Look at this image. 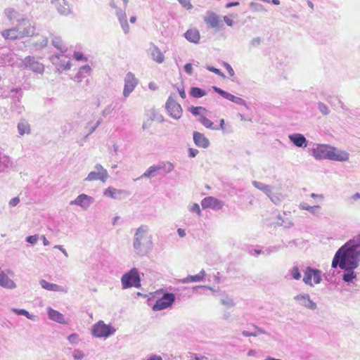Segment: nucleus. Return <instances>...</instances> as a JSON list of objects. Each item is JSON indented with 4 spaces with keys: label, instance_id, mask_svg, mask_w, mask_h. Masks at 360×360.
I'll list each match as a JSON object with an SVG mask.
<instances>
[{
    "label": "nucleus",
    "instance_id": "6e6552de",
    "mask_svg": "<svg viewBox=\"0 0 360 360\" xmlns=\"http://www.w3.org/2000/svg\"><path fill=\"white\" fill-rule=\"evenodd\" d=\"M15 27H17L21 38L32 36L34 34V26L26 18H22L20 20H18Z\"/></svg>",
    "mask_w": 360,
    "mask_h": 360
},
{
    "label": "nucleus",
    "instance_id": "de8ad7c7",
    "mask_svg": "<svg viewBox=\"0 0 360 360\" xmlns=\"http://www.w3.org/2000/svg\"><path fill=\"white\" fill-rule=\"evenodd\" d=\"M155 118L156 117H155V113H153L152 117H150L149 119H147L146 121H144L143 123V125H142L143 129L145 130V129H149L151 127L153 120H155Z\"/></svg>",
    "mask_w": 360,
    "mask_h": 360
},
{
    "label": "nucleus",
    "instance_id": "ea45409f",
    "mask_svg": "<svg viewBox=\"0 0 360 360\" xmlns=\"http://www.w3.org/2000/svg\"><path fill=\"white\" fill-rule=\"evenodd\" d=\"M52 44L56 49H59L61 53H65L68 50V48L63 44V41L60 37L53 39Z\"/></svg>",
    "mask_w": 360,
    "mask_h": 360
},
{
    "label": "nucleus",
    "instance_id": "864d4df0",
    "mask_svg": "<svg viewBox=\"0 0 360 360\" xmlns=\"http://www.w3.org/2000/svg\"><path fill=\"white\" fill-rule=\"evenodd\" d=\"M250 6L254 9L255 11H266L263 6V5L257 4L255 2H251L250 4Z\"/></svg>",
    "mask_w": 360,
    "mask_h": 360
},
{
    "label": "nucleus",
    "instance_id": "a19ab883",
    "mask_svg": "<svg viewBox=\"0 0 360 360\" xmlns=\"http://www.w3.org/2000/svg\"><path fill=\"white\" fill-rule=\"evenodd\" d=\"M48 44V39L46 37L41 36L37 42L32 44L34 48L36 50H39Z\"/></svg>",
    "mask_w": 360,
    "mask_h": 360
},
{
    "label": "nucleus",
    "instance_id": "bf43d9fd",
    "mask_svg": "<svg viewBox=\"0 0 360 360\" xmlns=\"http://www.w3.org/2000/svg\"><path fill=\"white\" fill-rule=\"evenodd\" d=\"M121 27L125 34L129 33V26L127 22V19L123 21L120 22Z\"/></svg>",
    "mask_w": 360,
    "mask_h": 360
},
{
    "label": "nucleus",
    "instance_id": "0e129e2a",
    "mask_svg": "<svg viewBox=\"0 0 360 360\" xmlns=\"http://www.w3.org/2000/svg\"><path fill=\"white\" fill-rule=\"evenodd\" d=\"M224 67H225L226 70H227L229 75L231 77L234 75V74H235L234 70H233L232 67L229 63H224Z\"/></svg>",
    "mask_w": 360,
    "mask_h": 360
},
{
    "label": "nucleus",
    "instance_id": "f3484780",
    "mask_svg": "<svg viewBox=\"0 0 360 360\" xmlns=\"http://www.w3.org/2000/svg\"><path fill=\"white\" fill-rule=\"evenodd\" d=\"M152 59L158 63H162L165 60V56L161 52L160 49L154 44L150 43L148 49Z\"/></svg>",
    "mask_w": 360,
    "mask_h": 360
},
{
    "label": "nucleus",
    "instance_id": "2f4dec72",
    "mask_svg": "<svg viewBox=\"0 0 360 360\" xmlns=\"http://www.w3.org/2000/svg\"><path fill=\"white\" fill-rule=\"evenodd\" d=\"M213 90L219 94L221 96H222L223 98L230 101H232L233 103H235V101L237 98V96H235L234 95L217 87V86H213L212 87Z\"/></svg>",
    "mask_w": 360,
    "mask_h": 360
},
{
    "label": "nucleus",
    "instance_id": "5701e85b",
    "mask_svg": "<svg viewBox=\"0 0 360 360\" xmlns=\"http://www.w3.org/2000/svg\"><path fill=\"white\" fill-rule=\"evenodd\" d=\"M0 286L7 289H14L16 285L4 271L0 272Z\"/></svg>",
    "mask_w": 360,
    "mask_h": 360
},
{
    "label": "nucleus",
    "instance_id": "4d7b16f0",
    "mask_svg": "<svg viewBox=\"0 0 360 360\" xmlns=\"http://www.w3.org/2000/svg\"><path fill=\"white\" fill-rule=\"evenodd\" d=\"M189 210L192 212L197 213L198 214V216H200V214H201L200 206L197 203H193V205H191L189 207Z\"/></svg>",
    "mask_w": 360,
    "mask_h": 360
},
{
    "label": "nucleus",
    "instance_id": "f03ea898",
    "mask_svg": "<svg viewBox=\"0 0 360 360\" xmlns=\"http://www.w3.org/2000/svg\"><path fill=\"white\" fill-rule=\"evenodd\" d=\"M153 236L150 233L147 225H141L136 229L133 237V248L139 256H144L149 253L153 248Z\"/></svg>",
    "mask_w": 360,
    "mask_h": 360
},
{
    "label": "nucleus",
    "instance_id": "3c124183",
    "mask_svg": "<svg viewBox=\"0 0 360 360\" xmlns=\"http://www.w3.org/2000/svg\"><path fill=\"white\" fill-rule=\"evenodd\" d=\"M38 240H39V235H37V234L27 236L25 238V240L32 245H35L37 243Z\"/></svg>",
    "mask_w": 360,
    "mask_h": 360
},
{
    "label": "nucleus",
    "instance_id": "338daca9",
    "mask_svg": "<svg viewBox=\"0 0 360 360\" xmlns=\"http://www.w3.org/2000/svg\"><path fill=\"white\" fill-rule=\"evenodd\" d=\"M20 202V198L18 197L13 198L10 200L9 205L11 207L16 206Z\"/></svg>",
    "mask_w": 360,
    "mask_h": 360
},
{
    "label": "nucleus",
    "instance_id": "c9c22d12",
    "mask_svg": "<svg viewBox=\"0 0 360 360\" xmlns=\"http://www.w3.org/2000/svg\"><path fill=\"white\" fill-rule=\"evenodd\" d=\"M252 185L257 189L263 191L266 195H270L271 193V187L269 185H266L262 182L253 181Z\"/></svg>",
    "mask_w": 360,
    "mask_h": 360
},
{
    "label": "nucleus",
    "instance_id": "9b49d317",
    "mask_svg": "<svg viewBox=\"0 0 360 360\" xmlns=\"http://www.w3.org/2000/svg\"><path fill=\"white\" fill-rule=\"evenodd\" d=\"M293 299L300 306L307 309L314 311L317 309L316 303L311 300L309 295L307 293L298 294L295 295Z\"/></svg>",
    "mask_w": 360,
    "mask_h": 360
},
{
    "label": "nucleus",
    "instance_id": "e2e57ef3",
    "mask_svg": "<svg viewBox=\"0 0 360 360\" xmlns=\"http://www.w3.org/2000/svg\"><path fill=\"white\" fill-rule=\"evenodd\" d=\"M68 340L72 343H77L78 341V335L72 333L68 337Z\"/></svg>",
    "mask_w": 360,
    "mask_h": 360
},
{
    "label": "nucleus",
    "instance_id": "49530a36",
    "mask_svg": "<svg viewBox=\"0 0 360 360\" xmlns=\"http://www.w3.org/2000/svg\"><path fill=\"white\" fill-rule=\"evenodd\" d=\"M318 109L321 112V114L323 115H327L330 112V110H329L328 107L325 103H323L322 102L318 103Z\"/></svg>",
    "mask_w": 360,
    "mask_h": 360
},
{
    "label": "nucleus",
    "instance_id": "c85d7f7f",
    "mask_svg": "<svg viewBox=\"0 0 360 360\" xmlns=\"http://www.w3.org/2000/svg\"><path fill=\"white\" fill-rule=\"evenodd\" d=\"M18 131L20 136H23L24 134H30V126L29 122L25 120L22 119L18 124Z\"/></svg>",
    "mask_w": 360,
    "mask_h": 360
},
{
    "label": "nucleus",
    "instance_id": "774afa93",
    "mask_svg": "<svg viewBox=\"0 0 360 360\" xmlns=\"http://www.w3.org/2000/svg\"><path fill=\"white\" fill-rule=\"evenodd\" d=\"M261 43V39L259 37H255L250 41V44L252 46L259 45Z\"/></svg>",
    "mask_w": 360,
    "mask_h": 360
},
{
    "label": "nucleus",
    "instance_id": "b1692460",
    "mask_svg": "<svg viewBox=\"0 0 360 360\" xmlns=\"http://www.w3.org/2000/svg\"><path fill=\"white\" fill-rule=\"evenodd\" d=\"M47 312L49 318L51 320L58 322L59 323H65L64 316L59 311L54 310L51 307H48Z\"/></svg>",
    "mask_w": 360,
    "mask_h": 360
},
{
    "label": "nucleus",
    "instance_id": "79ce46f5",
    "mask_svg": "<svg viewBox=\"0 0 360 360\" xmlns=\"http://www.w3.org/2000/svg\"><path fill=\"white\" fill-rule=\"evenodd\" d=\"M190 94L194 98H202L206 95V92L199 87H192L190 90Z\"/></svg>",
    "mask_w": 360,
    "mask_h": 360
},
{
    "label": "nucleus",
    "instance_id": "9d476101",
    "mask_svg": "<svg viewBox=\"0 0 360 360\" xmlns=\"http://www.w3.org/2000/svg\"><path fill=\"white\" fill-rule=\"evenodd\" d=\"M175 300V295L173 293L167 292L158 299L153 307L154 311H160L172 306Z\"/></svg>",
    "mask_w": 360,
    "mask_h": 360
},
{
    "label": "nucleus",
    "instance_id": "4468645a",
    "mask_svg": "<svg viewBox=\"0 0 360 360\" xmlns=\"http://www.w3.org/2000/svg\"><path fill=\"white\" fill-rule=\"evenodd\" d=\"M23 64L26 68L36 73L42 74L44 71V65L33 56H27L25 58Z\"/></svg>",
    "mask_w": 360,
    "mask_h": 360
},
{
    "label": "nucleus",
    "instance_id": "f8f14e48",
    "mask_svg": "<svg viewBox=\"0 0 360 360\" xmlns=\"http://www.w3.org/2000/svg\"><path fill=\"white\" fill-rule=\"evenodd\" d=\"M333 148L328 145L318 144L312 150L313 156L316 160L330 159Z\"/></svg>",
    "mask_w": 360,
    "mask_h": 360
},
{
    "label": "nucleus",
    "instance_id": "680f3d73",
    "mask_svg": "<svg viewBox=\"0 0 360 360\" xmlns=\"http://www.w3.org/2000/svg\"><path fill=\"white\" fill-rule=\"evenodd\" d=\"M72 356L75 359H82L84 356V354L82 351L75 350Z\"/></svg>",
    "mask_w": 360,
    "mask_h": 360
},
{
    "label": "nucleus",
    "instance_id": "f704fd0d",
    "mask_svg": "<svg viewBox=\"0 0 360 360\" xmlns=\"http://www.w3.org/2000/svg\"><path fill=\"white\" fill-rule=\"evenodd\" d=\"M159 172L157 165H152L140 176V178H152L155 176Z\"/></svg>",
    "mask_w": 360,
    "mask_h": 360
},
{
    "label": "nucleus",
    "instance_id": "6e6d98bb",
    "mask_svg": "<svg viewBox=\"0 0 360 360\" xmlns=\"http://www.w3.org/2000/svg\"><path fill=\"white\" fill-rule=\"evenodd\" d=\"M207 69L209 71L214 72L216 75H219L221 77H225V75L219 69H217L213 66H207Z\"/></svg>",
    "mask_w": 360,
    "mask_h": 360
},
{
    "label": "nucleus",
    "instance_id": "473e14b6",
    "mask_svg": "<svg viewBox=\"0 0 360 360\" xmlns=\"http://www.w3.org/2000/svg\"><path fill=\"white\" fill-rule=\"evenodd\" d=\"M159 172L162 171L164 174H168L174 169V165L170 162H162L157 165Z\"/></svg>",
    "mask_w": 360,
    "mask_h": 360
},
{
    "label": "nucleus",
    "instance_id": "0eeeda50",
    "mask_svg": "<svg viewBox=\"0 0 360 360\" xmlns=\"http://www.w3.org/2000/svg\"><path fill=\"white\" fill-rule=\"evenodd\" d=\"M108 178V173L107 170L100 164H96L94 166V170L89 172L84 181H92L100 180L102 182H105Z\"/></svg>",
    "mask_w": 360,
    "mask_h": 360
},
{
    "label": "nucleus",
    "instance_id": "052dcab7",
    "mask_svg": "<svg viewBox=\"0 0 360 360\" xmlns=\"http://www.w3.org/2000/svg\"><path fill=\"white\" fill-rule=\"evenodd\" d=\"M179 2L182 5L183 7L186 9H191L192 8V5L190 2V0H178Z\"/></svg>",
    "mask_w": 360,
    "mask_h": 360
},
{
    "label": "nucleus",
    "instance_id": "4be33fe9",
    "mask_svg": "<svg viewBox=\"0 0 360 360\" xmlns=\"http://www.w3.org/2000/svg\"><path fill=\"white\" fill-rule=\"evenodd\" d=\"M103 195L113 199H122V195L125 196L127 192L124 190L116 189L112 187H108L105 190Z\"/></svg>",
    "mask_w": 360,
    "mask_h": 360
},
{
    "label": "nucleus",
    "instance_id": "58836bf2",
    "mask_svg": "<svg viewBox=\"0 0 360 360\" xmlns=\"http://www.w3.org/2000/svg\"><path fill=\"white\" fill-rule=\"evenodd\" d=\"M12 311H13L15 314H16L17 315H22V316H26L27 319H30V320H32V321H35L36 320V318H37V316H34L33 314H30L27 310L25 309H15V308H12L11 309Z\"/></svg>",
    "mask_w": 360,
    "mask_h": 360
},
{
    "label": "nucleus",
    "instance_id": "dca6fc26",
    "mask_svg": "<svg viewBox=\"0 0 360 360\" xmlns=\"http://www.w3.org/2000/svg\"><path fill=\"white\" fill-rule=\"evenodd\" d=\"M201 205L203 209L212 208L219 210L224 206V202L214 197L209 196L202 199Z\"/></svg>",
    "mask_w": 360,
    "mask_h": 360
},
{
    "label": "nucleus",
    "instance_id": "72a5a7b5",
    "mask_svg": "<svg viewBox=\"0 0 360 360\" xmlns=\"http://www.w3.org/2000/svg\"><path fill=\"white\" fill-rule=\"evenodd\" d=\"M198 121L206 128L212 129V130H219V128H218L216 125L214 124V123L207 118L204 115H200L198 118Z\"/></svg>",
    "mask_w": 360,
    "mask_h": 360
},
{
    "label": "nucleus",
    "instance_id": "e433bc0d",
    "mask_svg": "<svg viewBox=\"0 0 360 360\" xmlns=\"http://www.w3.org/2000/svg\"><path fill=\"white\" fill-rule=\"evenodd\" d=\"M91 69L90 66L88 65L82 66L79 68L77 75L75 76V80L78 82H81L82 78L83 77V75L84 74L89 75L91 72Z\"/></svg>",
    "mask_w": 360,
    "mask_h": 360
},
{
    "label": "nucleus",
    "instance_id": "8fccbe9b",
    "mask_svg": "<svg viewBox=\"0 0 360 360\" xmlns=\"http://www.w3.org/2000/svg\"><path fill=\"white\" fill-rule=\"evenodd\" d=\"M116 15L120 22L127 20V15L125 12L122 9H117Z\"/></svg>",
    "mask_w": 360,
    "mask_h": 360
},
{
    "label": "nucleus",
    "instance_id": "ddd939ff",
    "mask_svg": "<svg viewBox=\"0 0 360 360\" xmlns=\"http://www.w3.org/2000/svg\"><path fill=\"white\" fill-rule=\"evenodd\" d=\"M137 84L138 80L135 77L134 75L131 72H127L124 78L123 96L125 98H127L129 94L134 90Z\"/></svg>",
    "mask_w": 360,
    "mask_h": 360
},
{
    "label": "nucleus",
    "instance_id": "423d86ee",
    "mask_svg": "<svg viewBox=\"0 0 360 360\" xmlns=\"http://www.w3.org/2000/svg\"><path fill=\"white\" fill-rule=\"evenodd\" d=\"M165 108L170 117L179 120L182 116V108L174 99L173 95H170L165 103Z\"/></svg>",
    "mask_w": 360,
    "mask_h": 360
},
{
    "label": "nucleus",
    "instance_id": "393cba45",
    "mask_svg": "<svg viewBox=\"0 0 360 360\" xmlns=\"http://www.w3.org/2000/svg\"><path fill=\"white\" fill-rule=\"evenodd\" d=\"M205 21L212 28H217L219 27V16L213 12L207 13V16L205 18Z\"/></svg>",
    "mask_w": 360,
    "mask_h": 360
},
{
    "label": "nucleus",
    "instance_id": "69168bd1",
    "mask_svg": "<svg viewBox=\"0 0 360 360\" xmlns=\"http://www.w3.org/2000/svg\"><path fill=\"white\" fill-rule=\"evenodd\" d=\"M184 70L185 72L189 75H191L193 73V68L191 63H187L184 66Z\"/></svg>",
    "mask_w": 360,
    "mask_h": 360
},
{
    "label": "nucleus",
    "instance_id": "7ed1b4c3",
    "mask_svg": "<svg viewBox=\"0 0 360 360\" xmlns=\"http://www.w3.org/2000/svg\"><path fill=\"white\" fill-rule=\"evenodd\" d=\"M141 281L139 270L134 267L122 276V289H127L132 287L139 288L141 286Z\"/></svg>",
    "mask_w": 360,
    "mask_h": 360
},
{
    "label": "nucleus",
    "instance_id": "6ab92c4d",
    "mask_svg": "<svg viewBox=\"0 0 360 360\" xmlns=\"http://www.w3.org/2000/svg\"><path fill=\"white\" fill-rule=\"evenodd\" d=\"M290 141L297 147L306 148L307 146V140L302 134L295 133L289 135Z\"/></svg>",
    "mask_w": 360,
    "mask_h": 360
},
{
    "label": "nucleus",
    "instance_id": "603ef678",
    "mask_svg": "<svg viewBox=\"0 0 360 360\" xmlns=\"http://www.w3.org/2000/svg\"><path fill=\"white\" fill-rule=\"evenodd\" d=\"M102 119L98 120L94 125L91 126L89 129V133L86 135L85 138H87L91 134L94 132L96 128L101 124Z\"/></svg>",
    "mask_w": 360,
    "mask_h": 360
},
{
    "label": "nucleus",
    "instance_id": "39448f33",
    "mask_svg": "<svg viewBox=\"0 0 360 360\" xmlns=\"http://www.w3.org/2000/svg\"><path fill=\"white\" fill-rule=\"evenodd\" d=\"M116 330L111 325L105 324L103 321H99L92 326V335L96 338H107L113 335Z\"/></svg>",
    "mask_w": 360,
    "mask_h": 360
},
{
    "label": "nucleus",
    "instance_id": "1a4fd4ad",
    "mask_svg": "<svg viewBox=\"0 0 360 360\" xmlns=\"http://www.w3.org/2000/svg\"><path fill=\"white\" fill-rule=\"evenodd\" d=\"M55 54L50 57V60L54 65L58 72L69 70L70 68V60L64 54Z\"/></svg>",
    "mask_w": 360,
    "mask_h": 360
},
{
    "label": "nucleus",
    "instance_id": "09e8293b",
    "mask_svg": "<svg viewBox=\"0 0 360 360\" xmlns=\"http://www.w3.org/2000/svg\"><path fill=\"white\" fill-rule=\"evenodd\" d=\"M271 202H273L274 204L277 205L279 204L281 202V197L278 194H273L272 193H270V195H267Z\"/></svg>",
    "mask_w": 360,
    "mask_h": 360
},
{
    "label": "nucleus",
    "instance_id": "7c9ffc66",
    "mask_svg": "<svg viewBox=\"0 0 360 360\" xmlns=\"http://www.w3.org/2000/svg\"><path fill=\"white\" fill-rule=\"evenodd\" d=\"M213 90L219 94L221 96H222L223 98L230 101H232L233 103H235V101L237 98V96H235L234 95L217 87V86H213L212 87Z\"/></svg>",
    "mask_w": 360,
    "mask_h": 360
},
{
    "label": "nucleus",
    "instance_id": "412c9836",
    "mask_svg": "<svg viewBox=\"0 0 360 360\" xmlns=\"http://www.w3.org/2000/svg\"><path fill=\"white\" fill-rule=\"evenodd\" d=\"M39 283L42 288L49 291L62 292L65 293L68 292V290L63 288V286H60L55 283H49L48 281L44 279L41 280Z\"/></svg>",
    "mask_w": 360,
    "mask_h": 360
},
{
    "label": "nucleus",
    "instance_id": "cd10ccee",
    "mask_svg": "<svg viewBox=\"0 0 360 360\" xmlns=\"http://www.w3.org/2000/svg\"><path fill=\"white\" fill-rule=\"evenodd\" d=\"M349 159V153L345 151L336 152L335 148H333L330 159L335 161H346Z\"/></svg>",
    "mask_w": 360,
    "mask_h": 360
},
{
    "label": "nucleus",
    "instance_id": "37998d69",
    "mask_svg": "<svg viewBox=\"0 0 360 360\" xmlns=\"http://www.w3.org/2000/svg\"><path fill=\"white\" fill-rule=\"evenodd\" d=\"M4 13L9 20L16 19L19 15L18 12L12 8H6L4 11Z\"/></svg>",
    "mask_w": 360,
    "mask_h": 360
},
{
    "label": "nucleus",
    "instance_id": "20e7f679",
    "mask_svg": "<svg viewBox=\"0 0 360 360\" xmlns=\"http://www.w3.org/2000/svg\"><path fill=\"white\" fill-rule=\"evenodd\" d=\"M303 282L310 287L319 284L322 281V272L319 269L307 266L304 271Z\"/></svg>",
    "mask_w": 360,
    "mask_h": 360
},
{
    "label": "nucleus",
    "instance_id": "4c0bfd02",
    "mask_svg": "<svg viewBox=\"0 0 360 360\" xmlns=\"http://www.w3.org/2000/svg\"><path fill=\"white\" fill-rule=\"evenodd\" d=\"M253 327L256 329V331L248 332L247 330H243L242 332L243 335L245 337H252V336L256 337V336L259 335V334H266V332L264 330H263L261 328L257 327L255 325H253Z\"/></svg>",
    "mask_w": 360,
    "mask_h": 360
},
{
    "label": "nucleus",
    "instance_id": "c03bdc74",
    "mask_svg": "<svg viewBox=\"0 0 360 360\" xmlns=\"http://www.w3.org/2000/svg\"><path fill=\"white\" fill-rule=\"evenodd\" d=\"M220 302L222 305H224L229 308L235 306V302H233V300L228 295L222 297L220 300Z\"/></svg>",
    "mask_w": 360,
    "mask_h": 360
},
{
    "label": "nucleus",
    "instance_id": "5fc2aeb1",
    "mask_svg": "<svg viewBox=\"0 0 360 360\" xmlns=\"http://www.w3.org/2000/svg\"><path fill=\"white\" fill-rule=\"evenodd\" d=\"M321 207L319 205L311 206L309 212L314 216H319L321 212Z\"/></svg>",
    "mask_w": 360,
    "mask_h": 360
},
{
    "label": "nucleus",
    "instance_id": "bb28decb",
    "mask_svg": "<svg viewBox=\"0 0 360 360\" xmlns=\"http://www.w3.org/2000/svg\"><path fill=\"white\" fill-rule=\"evenodd\" d=\"M1 35L5 39L15 40L21 38L16 27L4 30Z\"/></svg>",
    "mask_w": 360,
    "mask_h": 360
},
{
    "label": "nucleus",
    "instance_id": "c756f323",
    "mask_svg": "<svg viewBox=\"0 0 360 360\" xmlns=\"http://www.w3.org/2000/svg\"><path fill=\"white\" fill-rule=\"evenodd\" d=\"M205 276V270L202 269L198 274L191 276L189 275L187 277L183 278L181 280V282L182 283H188L191 282H199L202 281L204 277Z\"/></svg>",
    "mask_w": 360,
    "mask_h": 360
},
{
    "label": "nucleus",
    "instance_id": "aec40b11",
    "mask_svg": "<svg viewBox=\"0 0 360 360\" xmlns=\"http://www.w3.org/2000/svg\"><path fill=\"white\" fill-rule=\"evenodd\" d=\"M51 4L55 5L58 13L67 15L70 12V7L66 0H51Z\"/></svg>",
    "mask_w": 360,
    "mask_h": 360
},
{
    "label": "nucleus",
    "instance_id": "2eb2a0df",
    "mask_svg": "<svg viewBox=\"0 0 360 360\" xmlns=\"http://www.w3.org/2000/svg\"><path fill=\"white\" fill-rule=\"evenodd\" d=\"M94 202V198L86 194L79 195L74 200L70 201V205H75L81 207L83 210H87Z\"/></svg>",
    "mask_w": 360,
    "mask_h": 360
},
{
    "label": "nucleus",
    "instance_id": "13d9d810",
    "mask_svg": "<svg viewBox=\"0 0 360 360\" xmlns=\"http://www.w3.org/2000/svg\"><path fill=\"white\" fill-rule=\"evenodd\" d=\"M200 110H205V108H202V107H194V106H192L190 109H189V111L194 115V116H198V115H200Z\"/></svg>",
    "mask_w": 360,
    "mask_h": 360
},
{
    "label": "nucleus",
    "instance_id": "a18cd8bd",
    "mask_svg": "<svg viewBox=\"0 0 360 360\" xmlns=\"http://www.w3.org/2000/svg\"><path fill=\"white\" fill-rule=\"evenodd\" d=\"M290 275L292 278L295 280H300L301 278V273L298 266H295L289 271Z\"/></svg>",
    "mask_w": 360,
    "mask_h": 360
},
{
    "label": "nucleus",
    "instance_id": "f257e3e1",
    "mask_svg": "<svg viewBox=\"0 0 360 360\" xmlns=\"http://www.w3.org/2000/svg\"><path fill=\"white\" fill-rule=\"evenodd\" d=\"M360 263V234L354 236L346 242L335 252L332 261L333 269L339 267L344 272L342 279L344 282L353 283L356 279L357 274L354 270Z\"/></svg>",
    "mask_w": 360,
    "mask_h": 360
},
{
    "label": "nucleus",
    "instance_id": "a878e982",
    "mask_svg": "<svg viewBox=\"0 0 360 360\" xmlns=\"http://www.w3.org/2000/svg\"><path fill=\"white\" fill-rule=\"evenodd\" d=\"M185 38L190 42L198 44L200 41V33L196 29L188 30L184 34Z\"/></svg>",
    "mask_w": 360,
    "mask_h": 360
},
{
    "label": "nucleus",
    "instance_id": "a211bd4d",
    "mask_svg": "<svg viewBox=\"0 0 360 360\" xmlns=\"http://www.w3.org/2000/svg\"><path fill=\"white\" fill-rule=\"evenodd\" d=\"M193 136V141L197 146L202 148H207L209 147L210 144V141L203 134L194 131Z\"/></svg>",
    "mask_w": 360,
    "mask_h": 360
}]
</instances>
